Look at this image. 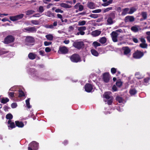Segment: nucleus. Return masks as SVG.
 <instances>
[{"mask_svg":"<svg viewBox=\"0 0 150 150\" xmlns=\"http://www.w3.org/2000/svg\"><path fill=\"white\" fill-rule=\"evenodd\" d=\"M88 7L90 9L94 8V5L92 2H90L88 4Z\"/></svg>","mask_w":150,"mask_h":150,"instance_id":"nucleus-36","label":"nucleus"},{"mask_svg":"<svg viewBox=\"0 0 150 150\" xmlns=\"http://www.w3.org/2000/svg\"><path fill=\"white\" fill-rule=\"evenodd\" d=\"M112 103V99L108 100L107 101V103L109 105H110Z\"/></svg>","mask_w":150,"mask_h":150,"instance_id":"nucleus-58","label":"nucleus"},{"mask_svg":"<svg viewBox=\"0 0 150 150\" xmlns=\"http://www.w3.org/2000/svg\"><path fill=\"white\" fill-rule=\"evenodd\" d=\"M101 10L100 9H96L94 10H93L92 11V12L93 13H99L101 12Z\"/></svg>","mask_w":150,"mask_h":150,"instance_id":"nucleus-57","label":"nucleus"},{"mask_svg":"<svg viewBox=\"0 0 150 150\" xmlns=\"http://www.w3.org/2000/svg\"><path fill=\"white\" fill-rule=\"evenodd\" d=\"M24 32H28L29 33H36L37 31V29L35 26L32 27H28L25 28L23 29Z\"/></svg>","mask_w":150,"mask_h":150,"instance_id":"nucleus-8","label":"nucleus"},{"mask_svg":"<svg viewBox=\"0 0 150 150\" xmlns=\"http://www.w3.org/2000/svg\"><path fill=\"white\" fill-rule=\"evenodd\" d=\"M6 118L9 120H11L13 118V115L10 113L7 114L6 116Z\"/></svg>","mask_w":150,"mask_h":150,"instance_id":"nucleus-27","label":"nucleus"},{"mask_svg":"<svg viewBox=\"0 0 150 150\" xmlns=\"http://www.w3.org/2000/svg\"><path fill=\"white\" fill-rule=\"evenodd\" d=\"M139 46L143 48H146L147 47V45L146 43H142L140 44Z\"/></svg>","mask_w":150,"mask_h":150,"instance_id":"nucleus-44","label":"nucleus"},{"mask_svg":"<svg viewBox=\"0 0 150 150\" xmlns=\"http://www.w3.org/2000/svg\"><path fill=\"white\" fill-rule=\"evenodd\" d=\"M80 3H77L74 6V8L76 9H78Z\"/></svg>","mask_w":150,"mask_h":150,"instance_id":"nucleus-61","label":"nucleus"},{"mask_svg":"<svg viewBox=\"0 0 150 150\" xmlns=\"http://www.w3.org/2000/svg\"><path fill=\"white\" fill-rule=\"evenodd\" d=\"M37 56L36 54L33 52H30L28 55V57L29 59L31 60H33L36 58Z\"/></svg>","mask_w":150,"mask_h":150,"instance_id":"nucleus-16","label":"nucleus"},{"mask_svg":"<svg viewBox=\"0 0 150 150\" xmlns=\"http://www.w3.org/2000/svg\"><path fill=\"white\" fill-rule=\"evenodd\" d=\"M45 15L48 17H54V13H52L50 11H47Z\"/></svg>","mask_w":150,"mask_h":150,"instance_id":"nucleus-22","label":"nucleus"},{"mask_svg":"<svg viewBox=\"0 0 150 150\" xmlns=\"http://www.w3.org/2000/svg\"><path fill=\"white\" fill-rule=\"evenodd\" d=\"M131 29L132 31L134 32H137L139 30L138 28L135 26L132 27L131 28Z\"/></svg>","mask_w":150,"mask_h":150,"instance_id":"nucleus-33","label":"nucleus"},{"mask_svg":"<svg viewBox=\"0 0 150 150\" xmlns=\"http://www.w3.org/2000/svg\"><path fill=\"white\" fill-rule=\"evenodd\" d=\"M35 12V11L32 10H28L26 12V15H29L33 14Z\"/></svg>","mask_w":150,"mask_h":150,"instance_id":"nucleus-35","label":"nucleus"},{"mask_svg":"<svg viewBox=\"0 0 150 150\" xmlns=\"http://www.w3.org/2000/svg\"><path fill=\"white\" fill-rule=\"evenodd\" d=\"M15 39V37L13 36L8 35L4 39V42L5 44H8L13 42Z\"/></svg>","mask_w":150,"mask_h":150,"instance_id":"nucleus-4","label":"nucleus"},{"mask_svg":"<svg viewBox=\"0 0 150 150\" xmlns=\"http://www.w3.org/2000/svg\"><path fill=\"white\" fill-rule=\"evenodd\" d=\"M44 11V8L42 6H40L39 7L38 10V11L40 13H42Z\"/></svg>","mask_w":150,"mask_h":150,"instance_id":"nucleus-42","label":"nucleus"},{"mask_svg":"<svg viewBox=\"0 0 150 150\" xmlns=\"http://www.w3.org/2000/svg\"><path fill=\"white\" fill-rule=\"evenodd\" d=\"M71 61L74 63H78L81 61L80 56L78 54L75 53L70 57Z\"/></svg>","mask_w":150,"mask_h":150,"instance_id":"nucleus-1","label":"nucleus"},{"mask_svg":"<svg viewBox=\"0 0 150 150\" xmlns=\"http://www.w3.org/2000/svg\"><path fill=\"white\" fill-rule=\"evenodd\" d=\"M129 10V8H126L124 9L122 12V14H125L127 13H128V11Z\"/></svg>","mask_w":150,"mask_h":150,"instance_id":"nucleus-48","label":"nucleus"},{"mask_svg":"<svg viewBox=\"0 0 150 150\" xmlns=\"http://www.w3.org/2000/svg\"><path fill=\"white\" fill-rule=\"evenodd\" d=\"M122 50H124V54L126 55H130L131 52L130 49L127 47H124L122 48Z\"/></svg>","mask_w":150,"mask_h":150,"instance_id":"nucleus-12","label":"nucleus"},{"mask_svg":"<svg viewBox=\"0 0 150 150\" xmlns=\"http://www.w3.org/2000/svg\"><path fill=\"white\" fill-rule=\"evenodd\" d=\"M112 7H110L106 9H104L103 10V13H106L107 12H108L110 10H112Z\"/></svg>","mask_w":150,"mask_h":150,"instance_id":"nucleus-49","label":"nucleus"},{"mask_svg":"<svg viewBox=\"0 0 150 150\" xmlns=\"http://www.w3.org/2000/svg\"><path fill=\"white\" fill-rule=\"evenodd\" d=\"M144 55L143 52L137 51L136 52L133 54V57L134 58L136 59H139L141 58Z\"/></svg>","mask_w":150,"mask_h":150,"instance_id":"nucleus-9","label":"nucleus"},{"mask_svg":"<svg viewBox=\"0 0 150 150\" xmlns=\"http://www.w3.org/2000/svg\"><path fill=\"white\" fill-rule=\"evenodd\" d=\"M116 10L119 13H120L121 12L122 9L120 7H117Z\"/></svg>","mask_w":150,"mask_h":150,"instance_id":"nucleus-62","label":"nucleus"},{"mask_svg":"<svg viewBox=\"0 0 150 150\" xmlns=\"http://www.w3.org/2000/svg\"><path fill=\"white\" fill-rule=\"evenodd\" d=\"M110 75L109 72H105L103 74L102 79L105 83H108L110 81Z\"/></svg>","mask_w":150,"mask_h":150,"instance_id":"nucleus-6","label":"nucleus"},{"mask_svg":"<svg viewBox=\"0 0 150 150\" xmlns=\"http://www.w3.org/2000/svg\"><path fill=\"white\" fill-rule=\"evenodd\" d=\"M122 30L121 29H118L115 31H112L111 34V37L113 41L114 42H117V37L121 33Z\"/></svg>","mask_w":150,"mask_h":150,"instance_id":"nucleus-2","label":"nucleus"},{"mask_svg":"<svg viewBox=\"0 0 150 150\" xmlns=\"http://www.w3.org/2000/svg\"><path fill=\"white\" fill-rule=\"evenodd\" d=\"M142 15L144 19H146L147 17V14L146 12H143L142 13Z\"/></svg>","mask_w":150,"mask_h":150,"instance_id":"nucleus-41","label":"nucleus"},{"mask_svg":"<svg viewBox=\"0 0 150 150\" xmlns=\"http://www.w3.org/2000/svg\"><path fill=\"white\" fill-rule=\"evenodd\" d=\"M45 50L46 52H48L51 51V49L49 47H47L45 48Z\"/></svg>","mask_w":150,"mask_h":150,"instance_id":"nucleus-59","label":"nucleus"},{"mask_svg":"<svg viewBox=\"0 0 150 150\" xmlns=\"http://www.w3.org/2000/svg\"><path fill=\"white\" fill-rule=\"evenodd\" d=\"M39 54L40 55H42V56H43L44 55V53L45 52L44 51L40 50L39 51Z\"/></svg>","mask_w":150,"mask_h":150,"instance_id":"nucleus-64","label":"nucleus"},{"mask_svg":"<svg viewBox=\"0 0 150 150\" xmlns=\"http://www.w3.org/2000/svg\"><path fill=\"white\" fill-rule=\"evenodd\" d=\"M85 91L88 93L90 92L93 89L92 85L90 83H87L85 85Z\"/></svg>","mask_w":150,"mask_h":150,"instance_id":"nucleus-10","label":"nucleus"},{"mask_svg":"<svg viewBox=\"0 0 150 150\" xmlns=\"http://www.w3.org/2000/svg\"><path fill=\"white\" fill-rule=\"evenodd\" d=\"M91 52L92 54L95 56L97 57L99 55L98 52L95 49H91Z\"/></svg>","mask_w":150,"mask_h":150,"instance_id":"nucleus-20","label":"nucleus"},{"mask_svg":"<svg viewBox=\"0 0 150 150\" xmlns=\"http://www.w3.org/2000/svg\"><path fill=\"white\" fill-rule=\"evenodd\" d=\"M113 19L112 18H108L107 20V24L108 25H111L113 23Z\"/></svg>","mask_w":150,"mask_h":150,"instance_id":"nucleus-34","label":"nucleus"},{"mask_svg":"<svg viewBox=\"0 0 150 150\" xmlns=\"http://www.w3.org/2000/svg\"><path fill=\"white\" fill-rule=\"evenodd\" d=\"M116 69L115 68H112L111 69V72L112 74H114L116 72Z\"/></svg>","mask_w":150,"mask_h":150,"instance_id":"nucleus-50","label":"nucleus"},{"mask_svg":"<svg viewBox=\"0 0 150 150\" xmlns=\"http://www.w3.org/2000/svg\"><path fill=\"white\" fill-rule=\"evenodd\" d=\"M89 16L93 18H96L98 17V16L97 14H91L89 15Z\"/></svg>","mask_w":150,"mask_h":150,"instance_id":"nucleus-47","label":"nucleus"},{"mask_svg":"<svg viewBox=\"0 0 150 150\" xmlns=\"http://www.w3.org/2000/svg\"><path fill=\"white\" fill-rule=\"evenodd\" d=\"M132 40L135 43H137L138 42V40L137 38L134 37H132Z\"/></svg>","mask_w":150,"mask_h":150,"instance_id":"nucleus-53","label":"nucleus"},{"mask_svg":"<svg viewBox=\"0 0 150 150\" xmlns=\"http://www.w3.org/2000/svg\"><path fill=\"white\" fill-rule=\"evenodd\" d=\"M31 23L34 25H38L39 24V21L37 20H32L31 21Z\"/></svg>","mask_w":150,"mask_h":150,"instance_id":"nucleus-45","label":"nucleus"},{"mask_svg":"<svg viewBox=\"0 0 150 150\" xmlns=\"http://www.w3.org/2000/svg\"><path fill=\"white\" fill-rule=\"evenodd\" d=\"M137 9L134 7H132L130 8L129 11L128 12V13L131 14L133 13L134 12L136 11Z\"/></svg>","mask_w":150,"mask_h":150,"instance_id":"nucleus-31","label":"nucleus"},{"mask_svg":"<svg viewBox=\"0 0 150 150\" xmlns=\"http://www.w3.org/2000/svg\"><path fill=\"white\" fill-rule=\"evenodd\" d=\"M83 6L82 5L80 4L79 6V11H81L83 10Z\"/></svg>","mask_w":150,"mask_h":150,"instance_id":"nucleus-56","label":"nucleus"},{"mask_svg":"<svg viewBox=\"0 0 150 150\" xmlns=\"http://www.w3.org/2000/svg\"><path fill=\"white\" fill-rule=\"evenodd\" d=\"M101 33V31L98 30L93 31L92 32V35L94 36H97L99 35Z\"/></svg>","mask_w":150,"mask_h":150,"instance_id":"nucleus-17","label":"nucleus"},{"mask_svg":"<svg viewBox=\"0 0 150 150\" xmlns=\"http://www.w3.org/2000/svg\"><path fill=\"white\" fill-rule=\"evenodd\" d=\"M116 85L118 87H120L122 86V82L121 81V80L120 79L117 81L116 83Z\"/></svg>","mask_w":150,"mask_h":150,"instance_id":"nucleus-38","label":"nucleus"},{"mask_svg":"<svg viewBox=\"0 0 150 150\" xmlns=\"http://www.w3.org/2000/svg\"><path fill=\"white\" fill-rule=\"evenodd\" d=\"M38 143L35 141H33L28 144V150H37L38 149Z\"/></svg>","mask_w":150,"mask_h":150,"instance_id":"nucleus-3","label":"nucleus"},{"mask_svg":"<svg viewBox=\"0 0 150 150\" xmlns=\"http://www.w3.org/2000/svg\"><path fill=\"white\" fill-rule=\"evenodd\" d=\"M57 22L56 21H54L53 23V25L51 24L50 25H48L46 27L47 28H50L51 29H53L54 28V26H56L57 25Z\"/></svg>","mask_w":150,"mask_h":150,"instance_id":"nucleus-19","label":"nucleus"},{"mask_svg":"<svg viewBox=\"0 0 150 150\" xmlns=\"http://www.w3.org/2000/svg\"><path fill=\"white\" fill-rule=\"evenodd\" d=\"M9 99L7 98H1V102L3 104H5L9 101Z\"/></svg>","mask_w":150,"mask_h":150,"instance_id":"nucleus-23","label":"nucleus"},{"mask_svg":"<svg viewBox=\"0 0 150 150\" xmlns=\"http://www.w3.org/2000/svg\"><path fill=\"white\" fill-rule=\"evenodd\" d=\"M15 93L13 92H8V94L10 98H12L15 97L14 94Z\"/></svg>","mask_w":150,"mask_h":150,"instance_id":"nucleus-37","label":"nucleus"},{"mask_svg":"<svg viewBox=\"0 0 150 150\" xmlns=\"http://www.w3.org/2000/svg\"><path fill=\"white\" fill-rule=\"evenodd\" d=\"M115 15L114 13L111 12L109 15L108 18L114 19L115 18Z\"/></svg>","mask_w":150,"mask_h":150,"instance_id":"nucleus-40","label":"nucleus"},{"mask_svg":"<svg viewBox=\"0 0 150 150\" xmlns=\"http://www.w3.org/2000/svg\"><path fill=\"white\" fill-rule=\"evenodd\" d=\"M60 6L62 7L65 8H70L71 7V6L67 4L62 3L60 4Z\"/></svg>","mask_w":150,"mask_h":150,"instance_id":"nucleus-18","label":"nucleus"},{"mask_svg":"<svg viewBox=\"0 0 150 150\" xmlns=\"http://www.w3.org/2000/svg\"><path fill=\"white\" fill-rule=\"evenodd\" d=\"M92 45L96 49L97 47L100 46L101 44L96 41H94Z\"/></svg>","mask_w":150,"mask_h":150,"instance_id":"nucleus-24","label":"nucleus"},{"mask_svg":"<svg viewBox=\"0 0 150 150\" xmlns=\"http://www.w3.org/2000/svg\"><path fill=\"white\" fill-rule=\"evenodd\" d=\"M134 19L133 16H127L125 18V21L126 23L128 22H132L134 21Z\"/></svg>","mask_w":150,"mask_h":150,"instance_id":"nucleus-11","label":"nucleus"},{"mask_svg":"<svg viewBox=\"0 0 150 150\" xmlns=\"http://www.w3.org/2000/svg\"><path fill=\"white\" fill-rule=\"evenodd\" d=\"M112 89L114 91H117V88L116 86L115 85H114L112 87Z\"/></svg>","mask_w":150,"mask_h":150,"instance_id":"nucleus-63","label":"nucleus"},{"mask_svg":"<svg viewBox=\"0 0 150 150\" xmlns=\"http://www.w3.org/2000/svg\"><path fill=\"white\" fill-rule=\"evenodd\" d=\"M26 41L28 42L32 43L34 42L35 40L31 36H28L26 38Z\"/></svg>","mask_w":150,"mask_h":150,"instance_id":"nucleus-15","label":"nucleus"},{"mask_svg":"<svg viewBox=\"0 0 150 150\" xmlns=\"http://www.w3.org/2000/svg\"><path fill=\"white\" fill-rule=\"evenodd\" d=\"M73 45L75 48L80 50L83 47L84 44L82 41H77L74 42L73 44Z\"/></svg>","mask_w":150,"mask_h":150,"instance_id":"nucleus-5","label":"nucleus"},{"mask_svg":"<svg viewBox=\"0 0 150 150\" xmlns=\"http://www.w3.org/2000/svg\"><path fill=\"white\" fill-rule=\"evenodd\" d=\"M25 94L24 92L21 90H19V97H21L23 96H25Z\"/></svg>","mask_w":150,"mask_h":150,"instance_id":"nucleus-29","label":"nucleus"},{"mask_svg":"<svg viewBox=\"0 0 150 150\" xmlns=\"http://www.w3.org/2000/svg\"><path fill=\"white\" fill-rule=\"evenodd\" d=\"M52 44L51 42H48L47 41H45L44 42V45L45 46H48L51 45Z\"/></svg>","mask_w":150,"mask_h":150,"instance_id":"nucleus-52","label":"nucleus"},{"mask_svg":"<svg viewBox=\"0 0 150 150\" xmlns=\"http://www.w3.org/2000/svg\"><path fill=\"white\" fill-rule=\"evenodd\" d=\"M55 11L56 13H63L64 12L61 9L59 8L56 9L55 10Z\"/></svg>","mask_w":150,"mask_h":150,"instance_id":"nucleus-54","label":"nucleus"},{"mask_svg":"<svg viewBox=\"0 0 150 150\" xmlns=\"http://www.w3.org/2000/svg\"><path fill=\"white\" fill-rule=\"evenodd\" d=\"M103 96H104V98H105L108 99L110 98V95L108 92H105Z\"/></svg>","mask_w":150,"mask_h":150,"instance_id":"nucleus-26","label":"nucleus"},{"mask_svg":"<svg viewBox=\"0 0 150 150\" xmlns=\"http://www.w3.org/2000/svg\"><path fill=\"white\" fill-rule=\"evenodd\" d=\"M16 126L18 127L22 128L24 127V124L23 122H20L18 121H15Z\"/></svg>","mask_w":150,"mask_h":150,"instance_id":"nucleus-14","label":"nucleus"},{"mask_svg":"<svg viewBox=\"0 0 150 150\" xmlns=\"http://www.w3.org/2000/svg\"><path fill=\"white\" fill-rule=\"evenodd\" d=\"M10 19L13 21H16V16H10L9 17Z\"/></svg>","mask_w":150,"mask_h":150,"instance_id":"nucleus-51","label":"nucleus"},{"mask_svg":"<svg viewBox=\"0 0 150 150\" xmlns=\"http://www.w3.org/2000/svg\"><path fill=\"white\" fill-rule=\"evenodd\" d=\"M86 29V28L85 26H81L78 28V30L79 31H83L85 30Z\"/></svg>","mask_w":150,"mask_h":150,"instance_id":"nucleus-43","label":"nucleus"},{"mask_svg":"<svg viewBox=\"0 0 150 150\" xmlns=\"http://www.w3.org/2000/svg\"><path fill=\"white\" fill-rule=\"evenodd\" d=\"M69 31L70 32L74 30V28L72 26H70L69 28Z\"/></svg>","mask_w":150,"mask_h":150,"instance_id":"nucleus-60","label":"nucleus"},{"mask_svg":"<svg viewBox=\"0 0 150 150\" xmlns=\"http://www.w3.org/2000/svg\"><path fill=\"white\" fill-rule=\"evenodd\" d=\"M30 99V98H28L27 100H25V103L26 106L27 108L29 109L31 107V106L30 105L29 102Z\"/></svg>","mask_w":150,"mask_h":150,"instance_id":"nucleus-25","label":"nucleus"},{"mask_svg":"<svg viewBox=\"0 0 150 150\" xmlns=\"http://www.w3.org/2000/svg\"><path fill=\"white\" fill-rule=\"evenodd\" d=\"M68 51L69 50L67 47L65 46H60L59 48L58 52L59 53L64 54L67 53Z\"/></svg>","mask_w":150,"mask_h":150,"instance_id":"nucleus-7","label":"nucleus"},{"mask_svg":"<svg viewBox=\"0 0 150 150\" xmlns=\"http://www.w3.org/2000/svg\"><path fill=\"white\" fill-rule=\"evenodd\" d=\"M107 41V39L105 37H103L99 39V41L102 44L105 43Z\"/></svg>","mask_w":150,"mask_h":150,"instance_id":"nucleus-21","label":"nucleus"},{"mask_svg":"<svg viewBox=\"0 0 150 150\" xmlns=\"http://www.w3.org/2000/svg\"><path fill=\"white\" fill-rule=\"evenodd\" d=\"M17 104L16 103H13L11 104V107L13 108H16L17 106Z\"/></svg>","mask_w":150,"mask_h":150,"instance_id":"nucleus-55","label":"nucleus"},{"mask_svg":"<svg viewBox=\"0 0 150 150\" xmlns=\"http://www.w3.org/2000/svg\"><path fill=\"white\" fill-rule=\"evenodd\" d=\"M116 100L119 103H122V97L119 96H117L115 98Z\"/></svg>","mask_w":150,"mask_h":150,"instance_id":"nucleus-39","label":"nucleus"},{"mask_svg":"<svg viewBox=\"0 0 150 150\" xmlns=\"http://www.w3.org/2000/svg\"><path fill=\"white\" fill-rule=\"evenodd\" d=\"M8 127L11 128V129L15 128L16 127L15 124L13 122H12L11 120H8Z\"/></svg>","mask_w":150,"mask_h":150,"instance_id":"nucleus-13","label":"nucleus"},{"mask_svg":"<svg viewBox=\"0 0 150 150\" xmlns=\"http://www.w3.org/2000/svg\"><path fill=\"white\" fill-rule=\"evenodd\" d=\"M45 37L48 40L50 41L52 40L53 38V35L51 34L47 35H46Z\"/></svg>","mask_w":150,"mask_h":150,"instance_id":"nucleus-28","label":"nucleus"},{"mask_svg":"<svg viewBox=\"0 0 150 150\" xmlns=\"http://www.w3.org/2000/svg\"><path fill=\"white\" fill-rule=\"evenodd\" d=\"M24 14L22 13L16 16V21L22 18Z\"/></svg>","mask_w":150,"mask_h":150,"instance_id":"nucleus-30","label":"nucleus"},{"mask_svg":"<svg viewBox=\"0 0 150 150\" xmlns=\"http://www.w3.org/2000/svg\"><path fill=\"white\" fill-rule=\"evenodd\" d=\"M86 21H79L78 23L79 25H83L86 24Z\"/></svg>","mask_w":150,"mask_h":150,"instance_id":"nucleus-46","label":"nucleus"},{"mask_svg":"<svg viewBox=\"0 0 150 150\" xmlns=\"http://www.w3.org/2000/svg\"><path fill=\"white\" fill-rule=\"evenodd\" d=\"M137 93V91L135 89H131L129 91V93L132 95H135Z\"/></svg>","mask_w":150,"mask_h":150,"instance_id":"nucleus-32","label":"nucleus"}]
</instances>
